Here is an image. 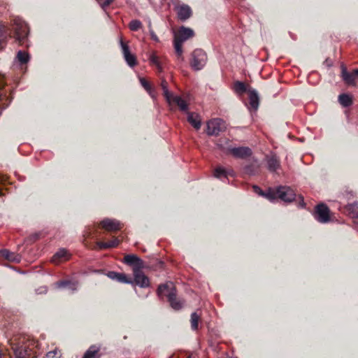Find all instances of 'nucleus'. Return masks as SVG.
Returning <instances> with one entry per match:
<instances>
[{"label":"nucleus","mask_w":358,"mask_h":358,"mask_svg":"<svg viewBox=\"0 0 358 358\" xmlns=\"http://www.w3.org/2000/svg\"><path fill=\"white\" fill-rule=\"evenodd\" d=\"M206 127V133L208 136H218L227 128L225 122L220 118L209 120L207 122Z\"/></svg>","instance_id":"4"},{"label":"nucleus","mask_w":358,"mask_h":358,"mask_svg":"<svg viewBox=\"0 0 358 358\" xmlns=\"http://www.w3.org/2000/svg\"><path fill=\"white\" fill-rule=\"evenodd\" d=\"M177 14L180 20L185 21L192 16V11L188 5L182 4L177 8Z\"/></svg>","instance_id":"13"},{"label":"nucleus","mask_w":358,"mask_h":358,"mask_svg":"<svg viewBox=\"0 0 358 358\" xmlns=\"http://www.w3.org/2000/svg\"><path fill=\"white\" fill-rule=\"evenodd\" d=\"M229 150L236 158L245 159L252 155V150L248 147L231 148Z\"/></svg>","instance_id":"11"},{"label":"nucleus","mask_w":358,"mask_h":358,"mask_svg":"<svg viewBox=\"0 0 358 358\" xmlns=\"http://www.w3.org/2000/svg\"><path fill=\"white\" fill-rule=\"evenodd\" d=\"M120 46L122 48L124 58L127 64L130 67H134V66H136V57L130 52L129 48L128 45L127 43H124V41L122 39L120 40Z\"/></svg>","instance_id":"8"},{"label":"nucleus","mask_w":358,"mask_h":358,"mask_svg":"<svg viewBox=\"0 0 358 358\" xmlns=\"http://www.w3.org/2000/svg\"><path fill=\"white\" fill-rule=\"evenodd\" d=\"M129 29L133 31H136L142 27V22L138 20H133L129 24Z\"/></svg>","instance_id":"35"},{"label":"nucleus","mask_w":358,"mask_h":358,"mask_svg":"<svg viewBox=\"0 0 358 358\" xmlns=\"http://www.w3.org/2000/svg\"><path fill=\"white\" fill-rule=\"evenodd\" d=\"M23 342L16 343L12 341L10 343L11 349L16 358H30L29 348L24 345Z\"/></svg>","instance_id":"6"},{"label":"nucleus","mask_w":358,"mask_h":358,"mask_svg":"<svg viewBox=\"0 0 358 358\" xmlns=\"http://www.w3.org/2000/svg\"><path fill=\"white\" fill-rule=\"evenodd\" d=\"M188 122L196 130H199L201 126V120L199 115L196 113L187 112Z\"/></svg>","instance_id":"19"},{"label":"nucleus","mask_w":358,"mask_h":358,"mask_svg":"<svg viewBox=\"0 0 358 358\" xmlns=\"http://www.w3.org/2000/svg\"><path fill=\"white\" fill-rule=\"evenodd\" d=\"M356 77H358V69L354 70Z\"/></svg>","instance_id":"43"},{"label":"nucleus","mask_w":358,"mask_h":358,"mask_svg":"<svg viewBox=\"0 0 358 358\" xmlns=\"http://www.w3.org/2000/svg\"><path fill=\"white\" fill-rule=\"evenodd\" d=\"M62 354L59 350L55 349L46 354V358H61Z\"/></svg>","instance_id":"38"},{"label":"nucleus","mask_w":358,"mask_h":358,"mask_svg":"<svg viewBox=\"0 0 358 358\" xmlns=\"http://www.w3.org/2000/svg\"><path fill=\"white\" fill-rule=\"evenodd\" d=\"M169 358H171V357H169Z\"/></svg>","instance_id":"47"},{"label":"nucleus","mask_w":358,"mask_h":358,"mask_svg":"<svg viewBox=\"0 0 358 358\" xmlns=\"http://www.w3.org/2000/svg\"><path fill=\"white\" fill-rule=\"evenodd\" d=\"M260 164L257 159H254L252 162L246 164L243 167V173L248 176H255L259 173Z\"/></svg>","instance_id":"14"},{"label":"nucleus","mask_w":358,"mask_h":358,"mask_svg":"<svg viewBox=\"0 0 358 358\" xmlns=\"http://www.w3.org/2000/svg\"><path fill=\"white\" fill-rule=\"evenodd\" d=\"M149 32H150V37L151 38L156 41V42H158L159 41V38L157 37V36L155 34V33L154 32V31L152 29V27H151V22H149Z\"/></svg>","instance_id":"41"},{"label":"nucleus","mask_w":358,"mask_h":358,"mask_svg":"<svg viewBox=\"0 0 358 358\" xmlns=\"http://www.w3.org/2000/svg\"><path fill=\"white\" fill-rule=\"evenodd\" d=\"M34 237H35V238L36 239V238H38V235L36 234H35V235H34Z\"/></svg>","instance_id":"46"},{"label":"nucleus","mask_w":358,"mask_h":358,"mask_svg":"<svg viewBox=\"0 0 358 358\" xmlns=\"http://www.w3.org/2000/svg\"><path fill=\"white\" fill-rule=\"evenodd\" d=\"M301 206L302 207L305 206V203L303 202V200H302V202H301Z\"/></svg>","instance_id":"45"},{"label":"nucleus","mask_w":358,"mask_h":358,"mask_svg":"<svg viewBox=\"0 0 358 358\" xmlns=\"http://www.w3.org/2000/svg\"><path fill=\"white\" fill-rule=\"evenodd\" d=\"M342 78L344 82L349 85H355L356 76L355 72H348L345 67H342L341 71Z\"/></svg>","instance_id":"21"},{"label":"nucleus","mask_w":358,"mask_h":358,"mask_svg":"<svg viewBox=\"0 0 358 358\" xmlns=\"http://www.w3.org/2000/svg\"><path fill=\"white\" fill-rule=\"evenodd\" d=\"M161 87L163 90V94L166 99V100L171 103V97L173 96V94L169 92L168 88V83L165 80H162L161 83Z\"/></svg>","instance_id":"28"},{"label":"nucleus","mask_w":358,"mask_h":358,"mask_svg":"<svg viewBox=\"0 0 358 358\" xmlns=\"http://www.w3.org/2000/svg\"><path fill=\"white\" fill-rule=\"evenodd\" d=\"M0 253L3 258L10 262L18 263L21 260V256L20 255L12 252L6 249L1 250Z\"/></svg>","instance_id":"22"},{"label":"nucleus","mask_w":358,"mask_h":358,"mask_svg":"<svg viewBox=\"0 0 358 358\" xmlns=\"http://www.w3.org/2000/svg\"><path fill=\"white\" fill-rule=\"evenodd\" d=\"M6 38L4 27L2 24H0V50L3 49L5 45Z\"/></svg>","instance_id":"37"},{"label":"nucleus","mask_w":358,"mask_h":358,"mask_svg":"<svg viewBox=\"0 0 358 358\" xmlns=\"http://www.w3.org/2000/svg\"><path fill=\"white\" fill-rule=\"evenodd\" d=\"M234 90L236 93L242 94L247 91L246 85L241 81H236L234 84Z\"/></svg>","instance_id":"31"},{"label":"nucleus","mask_w":358,"mask_h":358,"mask_svg":"<svg viewBox=\"0 0 358 358\" xmlns=\"http://www.w3.org/2000/svg\"><path fill=\"white\" fill-rule=\"evenodd\" d=\"M140 83L141 85L144 87V89L150 94H151V87L149 85V83L146 81V80L143 78H140Z\"/></svg>","instance_id":"40"},{"label":"nucleus","mask_w":358,"mask_h":358,"mask_svg":"<svg viewBox=\"0 0 358 358\" xmlns=\"http://www.w3.org/2000/svg\"><path fill=\"white\" fill-rule=\"evenodd\" d=\"M107 276L111 280H115L119 282L126 284H133L131 279H129L124 273H117L115 271H109Z\"/></svg>","instance_id":"15"},{"label":"nucleus","mask_w":358,"mask_h":358,"mask_svg":"<svg viewBox=\"0 0 358 358\" xmlns=\"http://www.w3.org/2000/svg\"><path fill=\"white\" fill-rule=\"evenodd\" d=\"M182 43H183L182 41L174 38V48L176 50V52L178 55V57L179 58H181L182 59H183L182 55Z\"/></svg>","instance_id":"34"},{"label":"nucleus","mask_w":358,"mask_h":358,"mask_svg":"<svg viewBox=\"0 0 358 358\" xmlns=\"http://www.w3.org/2000/svg\"><path fill=\"white\" fill-rule=\"evenodd\" d=\"M100 348L96 345H92L85 352L83 358H100L99 355Z\"/></svg>","instance_id":"26"},{"label":"nucleus","mask_w":358,"mask_h":358,"mask_svg":"<svg viewBox=\"0 0 358 358\" xmlns=\"http://www.w3.org/2000/svg\"><path fill=\"white\" fill-rule=\"evenodd\" d=\"M168 301L171 307L176 310L181 309L183 306V301L178 300L176 298V294H174L173 292L169 294Z\"/></svg>","instance_id":"24"},{"label":"nucleus","mask_w":358,"mask_h":358,"mask_svg":"<svg viewBox=\"0 0 358 358\" xmlns=\"http://www.w3.org/2000/svg\"><path fill=\"white\" fill-rule=\"evenodd\" d=\"M54 286L56 289L68 288L72 292H75L78 287V282L72 280H61L56 282L54 284Z\"/></svg>","instance_id":"17"},{"label":"nucleus","mask_w":358,"mask_h":358,"mask_svg":"<svg viewBox=\"0 0 358 358\" xmlns=\"http://www.w3.org/2000/svg\"><path fill=\"white\" fill-rule=\"evenodd\" d=\"M102 9L105 10L114 0H96Z\"/></svg>","instance_id":"39"},{"label":"nucleus","mask_w":358,"mask_h":358,"mask_svg":"<svg viewBox=\"0 0 358 358\" xmlns=\"http://www.w3.org/2000/svg\"><path fill=\"white\" fill-rule=\"evenodd\" d=\"M120 243V241L117 238H114L113 241L103 243V242H97V245L100 249H106L110 248H115Z\"/></svg>","instance_id":"29"},{"label":"nucleus","mask_w":358,"mask_h":358,"mask_svg":"<svg viewBox=\"0 0 358 358\" xmlns=\"http://www.w3.org/2000/svg\"><path fill=\"white\" fill-rule=\"evenodd\" d=\"M194 36V31L192 29L185 27H181L178 32V34L175 36V38L182 43L188 40Z\"/></svg>","instance_id":"16"},{"label":"nucleus","mask_w":358,"mask_h":358,"mask_svg":"<svg viewBox=\"0 0 358 358\" xmlns=\"http://www.w3.org/2000/svg\"><path fill=\"white\" fill-rule=\"evenodd\" d=\"M249 93V100L250 105L254 110H257L259 107V99L258 96V93L255 90H250L248 91Z\"/></svg>","instance_id":"23"},{"label":"nucleus","mask_w":358,"mask_h":358,"mask_svg":"<svg viewBox=\"0 0 358 358\" xmlns=\"http://www.w3.org/2000/svg\"><path fill=\"white\" fill-rule=\"evenodd\" d=\"M200 316L196 313L194 312L191 314V328L192 330H196L198 329L199 321Z\"/></svg>","instance_id":"33"},{"label":"nucleus","mask_w":358,"mask_h":358,"mask_svg":"<svg viewBox=\"0 0 358 358\" xmlns=\"http://www.w3.org/2000/svg\"><path fill=\"white\" fill-rule=\"evenodd\" d=\"M255 188L259 190L260 194L266 196L270 201H273L275 197H278L285 202L290 203L293 201L296 197V194L294 190L287 186H280L275 190H269L266 194H264L258 187L255 186Z\"/></svg>","instance_id":"1"},{"label":"nucleus","mask_w":358,"mask_h":358,"mask_svg":"<svg viewBox=\"0 0 358 358\" xmlns=\"http://www.w3.org/2000/svg\"><path fill=\"white\" fill-rule=\"evenodd\" d=\"M149 60H150V62L152 65H155L159 71H160V72L162 71V66L161 63H160V62L159 60V57L156 55L155 53H152L150 55Z\"/></svg>","instance_id":"32"},{"label":"nucleus","mask_w":358,"mask_h":358,"mask_svg":"<svg viewBox=\"0 0 358 358\" xmlns=\"http://www.w3.org/2000/svg\"><path fill=\"white\" fill-rule=\"evenodd\" d=\"M171 292H173L174 294H176V287L171 282L162 284L158 287L157 294L160 298L166 296L169 299V294Z\"/></svg>","instance_id":"10"},{"label":"nucleus","mask_w":358,"mask_h":358,"mask_svg":"<svg viewBox=\"0 0 358 358\" xmlns=\"http://www.w3.org/2000/svg\"><path fill=\"white\" fill-rule=\"evenodd\" d=\"M338 101L343 107H348L352 104L351 96L347 94H341L338 96Z\"/></svg>","instance_id":"27"},{"label":"nucleus","mask_w":358,"mask_h":358,"mask_svg":"<svg viewBox=\"0 0 358 358\" xmlns=\"http://www.w3.org/2000/svg\"><path fill=\"white\" fill-rule=\"evenodd\" d=\"M47 292V288L45 287H41L37 290V293L42 294L45 293Z\"/></svg>","instance_id":"42"},{"label":"nucleus","mask_w":358,"mask_h":358,"mask_svg":"<svg viewBox=\"0 0 358 358\" xmlns=\"http://www.w3.org/2000/svg\"><path fill=\"white\" fill-rule=\"evenodd\" d=\"M207 62L206 53L201 49H196L192 54L190 65L195 71L201 70Z\"/></svg>","instance_id":"3"},{"label":"nucleus","mask_w":358,"mask_h":358,"mask_svg":"<svg viewBox=\"0 0 358 358\" xmlns=\"http://www.w3.org/2000/svg\"><path fill=\"white\" fill-rule=\"evenodd\" d=\"M13 30L15 33V38L21 45L27 41L29 34V27L27 23L20 17H15L13 22Z\"/></svg>","instance_id":"2"},{"label":"nucleus","mask_w":358,"mask_h":358,"mask_svg":"<svg viewBox=\"0 0 358 358\" xmlns=\"http://www.w3.org/2000/svg\"><path fill=\"white\" fill-rule=\"evenodd\" d=\"M214 176L220 178L222 176L227 177V171L222 167H217L215 169Z\"/></svg>","instance_id":"36"},{"label":"nucleus","mask_w":358,"mask_h":358,"mask_svg":"<svg viewBox=\"0 0 358 358\" xmlns=\"http://www.w3.org/2000/svg\"><path fill=\"white\" fill-rule=\"evenodd\" d=\"M16 59L21 64H24L28 63L29 61V55L22 50H19L17 53Z\"/></svg>","instance_id":"30"},{"label":"nucleus","mask_w":358,"mask_h":358,"mask_svg":"<svg viewBox=\"0 0 358 358\" xmlns=\"http://www.w3.org/2000/svg\"><path fill=\"white\" fill-rule=\"evenodd\" d=\"M70 256L71 255L67 250L61 248L53 255L52 262L55 264H58L62 261L69 259Z\"/></svg>","instance_id":"20"},{"label":"nucleus","mask_w":358,"mask_h":358,"mask_svg":"<svg viewBox=\"0 0 358 358\" xmlns=\"http://www.w3.org/2000/svg\"><path fill=\"white\" fill-rule=\"evenodd\" d=\"M124 262L133 266V271L144 266L143 261L135 255H127L124 258Z\"/></svg>","instance_id":"9"},{"label":"nucleus","mask_w":358,"mask_h":358,"mask_svg":"<svg viewBox=\"0 0 358 358\" xmlns=\"http://www.w3.org/2000/svg\"><path fill=\"white\" fill-rule=\"evenodd\" d=\"M141 269L142 268H139L133 271L134 280H132V285L135 284L142 288L148 287L150 286V280L145 275Z\"/></svg>","instance_id":"7"},{"label":"nucleus","mask_w":358,"mask_h":358,"mask_svg":"<svg viewBox=\"0 0 358 358\" xmlns=\"http://www.w3.org/2000/svg\"><path fill=\"white\" fill-rule=\"evenodd\" d=\"M171 102L175 103L181 111L185 112L186 113L189 112L188 105L181 96L173 95L171 97Z\"/></svg>","instance_id":"25"},{"label":"nucleus","mask_w":358,"mask_h":358,"mask_svg":"<svg viewBox=\"0 0 358 358\" xmlns=\"http://www.w3.org/2000/svg\"><path fill=\"white\" fill-rule=\"evenodd\" d=\"M101 225L107 231H117L120 228V223L116 220L106 218L101 222Z\"/></svg>","instance_id":"18"},{"label":"nucleus","mask_w":358,"mask_h":358,"mask_svg":"<svg viewBox=\"0 0 358 358\" xmlns=\"http://www.w3.org/2000/svg\"><path fill=\"white\" fill-rule=\"evenodd\" d=\"M267 169L271 172H275L280 167L279 158L274 154H270L266 156Z\"/></svg>","instance_id":"12"},{"label":"nucleus","mask_w":358,"mask_h":358,"mask_svg":"<svg viewBox=\"0 0 358 358\" xmlns=\"http://www.w3.org/2000/svg\"><path fill=\"white\" fill-rule=\"evenodd\" d=\"M232 173H233V172H232V171H227V176H228V175H232Z\"/></svg>","instance_id":"44"},{"label":"nucleus","mask_w":358,"mask_h":358,"mask_svg":"<svg viewBox=\"0 0 358 358\" xmlns=\"http://www.w3.org/2000/svg\"><path fill=\"white\" fill-rule=\"evenodd\" d=\"M315 218L317 221L321 223H327L329 222V209L323 203L317 206L314 214Z\"/></svg>","instance_id":"5"}]
</instances>
